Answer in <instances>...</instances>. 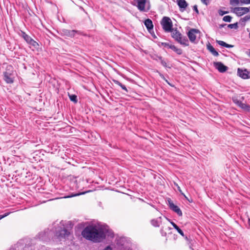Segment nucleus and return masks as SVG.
I'll use <instances>...</instances> for the list:
<instances>
[{"mask_svg": "<svg viewBox=\"0 0 250 250\" xmlns=\"http://www.w3.org/2000/svg\"><path fill=\"white\" fill-rule=\"evenodd\" d=\"M82 236L87 240L95 243L100 242L105 237V234L102 228L96 226H89L82 232Z\"/></svg>", "mask_w": 250, "mask_h": 250, "instance_id": "obj_1", "label": "nucleus"}, {"mask_svg": "<svg viewBox=\"0 0 250 250\" xmlns=\"http://www.w3.org/2000/svg\"><path fill=\"white\" fill-rule=\"evenodd\" d=\"M172 37L178 43L184 46H188V41L185 36H183L177 28H173L170 31Z\"/></svg>", "mask_w": 250, "mask_h": 250, "instance_id": "obj_2", "label": "nucleus"}, {"mask_svg": "<svg viewBox=\"0 0 250 250\" xmlns=\"http://www.w3.org/2000/svg\"><path fill=\"white\" fill-rule=\"evenodd\" d=\"M161 24L164 30L166 32H170L173 29L172 22L169 17H163L161 21Z\"/></svg>", "mask_w": 250, "mask_h": 250, "instance_id": "obj_3", "label": "nucleus"}, {"mask_svg": "<svg viewBox=\"0 0 250 250\" xmlns=\"http://www.w3.org/2000/svg\"><path fill=\"white\" fill-rule=\"evenodd\" d=\"M62 35L66 37H74L76 34H81V32L79 31L72 30H70L66 29H64L62 30Z\"/></svg>", "mask_w": 250, "mask_h": 250, "instance_id": "obj_4", "label": "nucleus"}, {"mask_svg": "<svg viewBox=\"0 0 250 250\" xmlns=\"http://www.w3.org/2000/svg\"><path fill=\"white\" fill-rule=\"evenodd\" d=\"M70 234V232L65 229H63L60 231L56 232V236L57 238L61 240L62 239H66Z\"/></svg>", "mask_w": 250, "mask_h": 250, "instance_id": "obj_5", "label": "nucleus"}, {"mask_svg": "<svg viewBox=\"0 0 250 250\" xmlns=\"http://www.w3.org/2000/svg\"><path fill=\"white\" fill-rule=\"evenodd\" d=\"M237 75L243 79L250 78V72L246 69H242L238 68L237 69Z\"/></svg>", "mask_w": 250, "mask_h": 250, "instance_id": "obj_6", "label": "nucleus"}, {"mask_svg": "<svg viewBox=\"0 0 250 250\" xmlns=\"http://www.w3.org/2000/svg\"><path fill=\"white\" fill-rule=\"evenodd\" d=\"M199 32L198 29H191L188 33V36L189 41L192 42H194L196 39V34Z\"/></svg>", "mask_w": 250, "mask_h": 250, "instance_id": "obj_7", "label": "nucleus"}, {"mask_svg": "<svg viewBox=\"0 0 250 250\" xmlns=\"http://www.w3.org/2000/svg\"><path fill=\"white\" fill-rule=\"evenodd\" d=\"M234 11L238 16H241L249 12V9L247 7H235Z\"/></svg>", "mask_w": 250, "mask_h": 250, "instance_id": "obj_8", "label": "nucleus"}, {"mask_svg": "<svg viewBox=\"0 0 250 250\" xmlns=\"http://www.w3.org/2000/svg\"><path fill=\"white\" fill-rule=\"evenodd\" d=\"M137 5V7L140 11H145V6L146 2V0H135Z\"/></svg>", "mask_w": 250, "mask_h": 250, "instance_id": "obj_9", "label": "nucleus"}, {"mask_svg": "<svg viewBox=\"0 0 250 250\" xmlns=\"http://www.w3.org/2000/svg\"><path fill=\"white\" fill-rule=\"evenodd\" d=\"M169 207L172 210L177 213L178 215H179L180 216H181L182 215V212L180 208L178 206L174 205V204H173V203H169Z\"/></svg>", "mask_w": 250, "mask_h": 250, "instance_id": "obj_10", "label": "nucleus"}, {"mask_svg": "<svg viewBox=\"0 0 250 250\" xmlns=\"http://www.w3.org/2000/svg\"><path fill=\"white\" fill-rule=\"evenodd\" d=\"M4 80L8 83H12L14 82L13 78L11 77V74L7 72H4Z\"/></svg>", "mask_w": 250, "mask_h": 250, "instance_id": "obj_11", "label": "nucleus"}, {"mask_svg": "<svg viewBox=\"0 0 250 250\" xmlns=\"http://www.w3.org/2000/svg\"><path fill=\"white\" fill-rule=\"evenodd\" d=\"M144 24L148 31H150L153 28L152 21L149 19L145 21Z\"/></svg>", "mask_w": 250, "mask_h": 250, "instance_id": "obj_12", "label": "nucleus"}, {"mask_svg": "<svg viewBox=\"0 0 250 250\" xmlns=\"http://www.w3.org/2000/svg\"><path fill=\"white\" fill-rule=\"evenodd\" d=\"M177 4L181 9H185L188 6V3L185 0H177Z\"/></svg>", "mask_w": 250, "mask_h": 250, "instance_id": "obj_13", "label": "nucleus"}, {"mask_svg": "<svg viewBox=\"0 0 250 250\" xmlns=\"http://www.w3.org/2000/svg\"><path fill=\"white\" fill-rule=\"evenodd\" d=\"M208 49L212 53L214 56H217L218 55V52L215 50L214 47L211 45L210 43L207 44Z\"/></svg>", "mask_w": 250, "mask_h": 250, "instance_id": "obj_14", "label": "nucleus"}, {"mask_svg": "<svg viewBox=\"0 0 250 250\" xmlns=\"http://www.w3.org/2000/svg\"><path fill=\"white\" fill-rule=\"evenodd\" d=\"M170 48L175 51L177 54L181 55L182 54L183 51L181 49L178 48L174 45L170 46Z\"/></svg>", "mask_w": 250, "mask_h": 250, "instance_id": "obj_15", "label": "nucleus"}, {"mask_svg": "<svg viewBox=\"0 0 250 250\" xmlns=\"http://www.w3.org/2000/svg\"><path fill=\"white\" fill-rule=\"evenodd\" d=\"M113 82L116 84H117L119 86H120L123 90H125L126 92L128 91L125 86V85L122 84L119 81L116 80H113Z\"/></svg>", "mask_w": 250, "mask_h": 250, "instance_id": "obj_16", "label": "nucleus"}, {"mask_svg": "<svg viewBox=\"0 0 250 250\" xmlns=\"http://www.w3.org/2000/svg\"><path fill=\"white\" fill-rule=\"evenodd\" d=\"M228 69L227 66H225L223 63L220 62V72L224 73Z\"/></svg>", "mask_w": 250, "mask_h": 250, "instance_id": "obj_17", "label": "nucleus"}, {"mask_svg": "<svg viewBox=\"0 0 250 250\" xmlns=\"http://www.w3.org/2000/svg\"><path fill=\"white\" fill-rule=\"evenodd\" d=\"M220 46H222L226 48H232L234 46L232 45L228 44L222 41H220Z\"/></svg>", "mask_w": 250, "mask_h": 250, "instance_id": "obj_18", "label": "nucleus"}, {"mask_svg": "<svg viewBox=\"0 0 250 250\" xmlns=\"http://www.w3.org/2000/svg\"><path fill=\"white\" fill-rule=\"evenodd\" d=\"M228 28L237 29L238 28V22L233 24H229L227 25Z\"/></svg>", "mask_w": 250, "mask_h": 250, "instance_id": "obj_19", "label": "nucleus"}, {"mask_svg": "<svg viewBox=\"0 0 250 250\" xmlns=\"http://www.w3.org/2000/svg\"><path fill=\"white\" fill-rule=\"evenodd\" d=\"M29 44L32 45L35 48H38L39 47V44L36 41L33 40V39L29 43Z\"/></svg>", "mask_w": 250, "mask_h": 250, "instance_id": "obj_20", "label": "nucleus"}, {"mask_svg": "<svg viewBox=\"0 0 250 250\" xmlns=\"http://www.w3.org/2000/svg\"><path fill=\"white\" fill-rule=\"evenodd\" d=\"M232 19V17L230 16L227 15L225 16L223 18V21L225 22H230L231 21V20Z\"/></svg>", "mask_w": 250, "mask_h": 250, "instance_id": "obj_21", "label": "nucleus"}, {"mask_svg": "<svg viewBox=\"0 0 250 250\" xmlns=\"http://www.w3.org/2000/svg\"><path fill=\"white\" fill-rule=\"evenodd\" d=\"M70 100L73 102L74 103H77L78 102L77 97L75 95H69Z\"/></svg>", "mask_w": 250, "mask_h": 250, "instance_id": "obj_22", "label": "nucleus"}, {"mask_svg": "<svg viewBox=\"0 0 250 250\" xmlns=\"http://www.w3.org/2000/svg\"><path fill=\"white\" fill-rule=\"evenodd\" d=\"M151 224L155 227H158L160 226V222L157 220L152 219L151 221Z\"/></svg>", "mask_w": 250, "mask_h": 250, "instance_id": "obj_23", "label": "nucleus"}, {"mask_svg": "<svg viewBox=\"0 0 250 250\" xmlns=\"http://www.w3.org/2000/svg\"><path fill=\"white\" fill-rule=\"evenodd\" d=\"M23 38L28 43H29L32 39L30 36L25 33L23 34Z\"/></svg>", "mask_w": 250, "mask_h": 250, "instance_id": "obj_24", "label": "nucleus"}, {"mask_svg": "<svg viewBox=\"0 0 250 250\" xmlns=\"http://www.w3.org/2000/svg\"><path fill=\"white\" fill-rule=\"evenodd\" d=\"M85 192H80L76 194H71L70 195L64 197V198H69L84 194Z\"/></svg>", "mask_w": 250, "mask_h": 250, "instance_id": "obj_25", "label": "nucleus"}, {"mask_svg": "<svg viewBox=\"0 0 250 250\" xmlns=\"http://www.w3.org/2000/svg\"><path fill=\"white\" fill-rule=\"evenodd\" d=\"M159 59L161 61V62L162 63V64L164 66V67H167V62L166 61H165L164 60L162 59V58L161 57H159Z\"/></svg>", "mask_w": 250, "mask_h": 250, "instance_id": "obj_26", "label": "nucleus"}, {"mask_svg": "<svg viewBox=\"0 0 250 250\" xmlns=\"http://www.w3.org/2000/svg\"><path fill=\"white\" fill-rule=\"evenodd\" d=\"M230 3L231 5L238 4L239 3V0H230Z\"/></svg>", "mask_w": 250, "mask_h": 250, "instance_id": "obj_27", "label": "nucleus"}, {"mask_svg": "<svg viewBox=\"0 0 250 250\" xmlns=\"http://www.w3.org/2000/svg\"><path fill=\"white\" fill-rule=\"evenodd\" d=\"M249 19V18L248 16H245V17L241 18L240 20V22H245L247 21H248Z\"/></svg>", "mask_w": 250, "mask_h": 250, "instance_id": "obj_28", "label": "nucleus"}, {"mask_svg": "<svg viewBox=\"0 0 250 250\" xmlns=\"http://www.w3.org/2000/svg\"><path fill=\"white\" fill-rule=\"evenodd\" d=\"M233 102L237 105H238V106H240L241 103H242L241 101L238 100V99H233Z\"/></svg>", "mask_w": 250, "mask_h": 250, "instance_id": "obj_29", "label": "nucleus"}, {"mask_svg": "<svg viewBox=\"0 0 250 250\" xmlns=\"http://www.w3.org/2000/svg\"><path fill=\"white\" fill-rule=\"evenodd\" d=\"M162 45L164 47L170 48V46H172V44H169L167 42H162Z\"/></svg>", "mask_w": 250, "mask_h": 250, "instance_id": "obj_30", "label": "nucleus"}, {"mask_svg": "<svg viewBox=\"0 0 250 250\" xmlns=\"http://www.w3.org/2000/svg\"><path fill=\"white\" fill-rule=\"evenodd\" d=\"M247 105V104L243 103L242 102L241 103L239 107H241L242 109L245 110L246 108V106Z\"/></svg>", "mask_w": 250, "mask_h": 250, "instance_id": "obj_31", "label": "nucleus"}, {"mask_svg": "<svg viewBox=\"0 0 250 250\" xmlns=\"http://www.w3.org/2000/svg\"><path fill=\"white\" fill-rule=\"evenodd\" d=\"M240 2L244 4H250V0H240Z\"/></svg>", "mask_w": 250, "mask_h": 250, "instance_id": "obj_32", "label": "nucleus"}, {"mask_svg": "<svg viewBox=\"0 0 250 250\" xmlns=\"http://www.w3.org/2000/svg\"><path fill=\"white\" fill-rule=\"evenodd\" d=\"M10 213V212H7V213H5L3 215H0V220L1 219H2V218H4L5 217H6L7 216H8Z\"/></svg>", "mask_w": 250, "mask_h": 250, "instance_id": "obj_33", "label": "nucleus"}, {"mask_svg": "<svg viewBox=\"0 0 250 250\" xmlns=\"http://www.w3.org/2000/svg\"><path fill=\"white\" fill-rule=\"evenodd\" d=\"M228 25V24H226V23L220 24V28H225V29H227V28H227V25Z\"/></svg>", "mask_w": 250, "mask_h": 250, "instance_id": "obj_34", "label": "nucleus"}, {"mask_svg": "<svg viewBox=\"0 0 250 250\" xmlns=\"http://www.w3.org/2000/svg\"><path fill=\"white\" fill-rule=\"evenodd\" d=\"M214 66L219 70V62H213Z\"/></svg>", "mask_w": 250, "mask_h": 250, "instance_id": "obj_35", "label": "nucleus"}, {"mask_svg": "<svg viewBox=\"0 0 250 250\" xmlns=\"http://www.w3.org/2000/svg\"><path fill=\"white\" fill-rule=\"evenodd\" d=\"M228 13V11H224L220 10V16H223L224 15H225Z\"/></svg>", "mask_w": 250, "mask_h": 250, "instance_id": "obj_36", "label": "nucleus"}, {"mask_svg": "<svg viewBox=\"0 0 250 250\" xmlns=\"http://www.w3.org/2000/svg\"><path fill=\"white\" fill-rule=\"evenodd\" d=\"M244 110L246 111L250 112V105L247 104V105L246 106V108Z\"/></svg>", "mask_w": 250, "mask_h": 250, "instance_id": "obj_37", "label": "nucleus"}, {"mask_svg": "<svg viewBox=\"0 0 250 250\" xmlns=\"http://www.w3.org/2000/svg\"><path fill=\"white\" fill-rule=\"evenodd\" d=\"M193 10L196 12V13L197 14H199V11L198 10V8H197V6L195 5L194 6H193Z\"/></svg>", "mask_w": 250, "mask_h": 250, "instance_id": "obj_38", "label": "nucleus"}, {"mask_svg": "<svg viewBox=\"0 0 250 250\" xmlns=\"http://www.w3.org/2000/svg\"><path fill=\"white\" fill-rule=\"evenodd\" d=\"M178 233L181 235L182 236H184V232L183 231L180 229H179L178 230H177Z\"/></svg>", "mask_w": 250, "mask_h": 250, "instance_id": "obj_39", "label": "nucleus"}, {"mask_svg": "<svg viewBox=\"0 0 250 250\" xmlns=\"http://www.w3.org/2000/svg\"><path fill=\"white\" fill-rule=\"evenodd\" d=\"M201 0L203 3L205 4L206 5H207L208 3V0Z\"/></svg>", "mask_w": 250, "mask_h": 250, "instance_id": "obj_40", "label": "nucleus"}, {"mask_svg": "<svg viewBox=\"0 0 250 250\" xmlns=\"http://www.w3.org/2000/svg\"><path fill=\"white\" fill-rule=\"evenodd\" d=\"M170 223L172 225V226L174 227V228H175L177 226V225L175 223H174L173 222H170Z\"/></svg>", "mask_w": 250, "mask_h": 250, "instance_id": "obj_41", "label": "nucleus"}, {"mask_svg": "<svg viewBox=\"0 0 250 250\" xmlns=\"http://www.w3.org/2000/svg\"><path fill=\"white\" fill-rule=\"evenodd\" d=\"M176 185V186L177 187V188L178 189V190L179 191V192L182 194V190L180 188L179 186H178V185L177 184H175Z\"/></svg>", "mask_w": 250, "mask_h": 250, "instance_id": "obj_42", "label": "nucleus"}, {"mask_svg": "<svg viewBox=\"0 0 250 250\" xmlns=\"http://www.w3.org/2000/svg\"><path fill=\"white\" fill-rule=\"evenodd\" d=\"M182 194L185 197V198H186L188 201H189L190 202H192V200L191 201H190L188 198V197L185 195V194L184 193H182Z\"/></svg>", "mask_w": 250, "mask_h": 250, "instance_id": "obj_43", "label": "nucleus"}, {"mask_svg": "<svg viewBox=\"0 0 250 250\" xmlns=\"http://www.w3.org/2000/svg\"><path fill=\"white\" fill-rule=\"evenodd\" d=\"M175 229H176V230H178L180 228L178 227V226H177V227H176L175 228H174Z\"/></svg>", "mask_w": 250, "mask_h": 250, "instance_id": "obj_44", "label": "nucleus"}, {"mask_svg": "<svg viewBox=\"0 0 250 250\" xmlns=\"http://www.w3.org/2000/svg\"><path fill=\"white\" fill-rule=\"evenodd\" d=\"M249 37L250 39V33H249Z\"/></svg>", "mask_w": 250, "mask_h": 250, "instance_id": "obj_45", "label": "nucleus"}, {"mask_svg": "<svg viewBox=\"0 0 250 250\" xmlns=\"http://www.w3.org/2000/svg\"><path fill=\"white\" fill-rule=\"evenodd\" d=\"M163 229H161L162 233L163 234Z\"/></svg>", "mask_w": 250, "mask_h": 250, "instance_id": "obj_46", "label": "nucleus"}, {"mask_svg": "<svg viewBox=\"0 0 250 250\" xmlns=\"http://www.w3.org/2000/svg\"><path fill=\"white\" fill-rule=\"evenodd\" d=\"M164 235H166V232L164 233Z\"/></svg>", "mask_w": 250, "mask_h": 250, "instance_id": "obj_47", "label": "nucleus"}]
</instances>
